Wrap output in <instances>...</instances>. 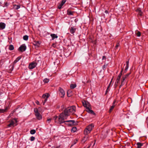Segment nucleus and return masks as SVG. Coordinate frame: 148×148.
I'll return each mask as SVG.
<instances>
[{"instance_id": "c756f323", "label": "nucleus", "mask_w": 148, "mask_h": 148, "mask_svg": "<svg viewBox=\"0 0 148 148\" xmlns=\"http://www.w3.org/2000/svg\"><path fill=\"white\" fill-rule=\"evenodd\" d=\"M43 82L45 83H47L49 81V79L47 78H45L43 80Z\"/></svg>"}, {"instance_id": "a19ab883", "label": "nucleus", "mask_w": 148, "mask_h": 148, "mask_svg": "<svg viewBox=\"0 0 148 148\" xmlns=\"http://www.w3.org/2000/svg\"><path fill=\"white\" fill-rule=\"evenodd\" d=\"M35 138L34 136H32L30 138V140L31 141H33L35 140Z\"/></svg>"}, {"instance_id": "338daca9", "label": "nucleus", "mask_w": 148, "mask_h": 148, "mask_svg": "<svg viewBox=\"0 0 148 148\" xmlns=\"http://www.w3.org/2000/svg\"><path fill=\"white\" fill-rule=\"evenodd\" d=\"M103 66H105V65H104Z\"/></svg>"}, {"instance_id": "58836bf2", "label": "nucleus", "mask_w": 148, "mask_h": 148, "mask_svg": "<svg viewBox=\"0 0 148 148\" xmlns=\"http://www.w3.org/2000/svg\"><path fill=\"white\" fill-rule=\"evenodd\" d=\"M47 94H49L46 93L45 94H43L42 96V97L43 98H45L46 97H47Z\"/></svg>"}, {"instance_id": "c85d7f7f", "label": "nucleus", "mask_w": 148, "mask_h": 148, "mask_svg": "<svg viewBox=\"0 0 148 148\" xmlns=\"http://www.w3.org/2000/svg\"><path fill=\"white\" fill-rule=\"evenodd\" d=\"M14 7L15 8L16 10H18L19 9L20 7V5H14Z\"/></svg>"}, {"instance_id": "473e14b6", "label": "nucleus", "mask_w": 148, "mask_h": 148, "mask_svg": "<svg viewBox=\"0 0 148 148\" xmlns=\"http://www.w3.org/2000/svg\"><path fill=\"white\" fill-rule=\"evenodd\" d=\"M49 96L50 95L49 94H47V98L45 99L44 100V101L43 103V104H44V103L47 101V99L49 97Z\"/></svg>"}, {"instance_id": "f257e3e1", "label": "nucleus", "mask_w": 148, "mask_h": 148, "mask_svg": "<svg viewBox=\"0 0 148 148\" xmlns=\"http://www.w3.org/2000/svg\"><path fill=\"white\" fill-rule=\"evenodd\" d=\"M67 117L68 116L66 115L64 112H62L60 115L58 117L56 116L54 117L53 119L56 122H57L59 124H61L63 123H65L66 121H64V120L66 119Z\"/></svg>"}, {"instance_id": "9b49d317", "label": "nucleus", "mask_w": 148, "mask_h": 148, "mask_svg": "<svg viewBox=\"0 0 148 148\" xmlns=\"http://www.w3.org/2000/svg\"><path fill=\"white\" fill-rule=\"evenodd\" d=\"M21 59V57H18L14 61L13 63V66L12 67V69L11 71H12L14 67V65L17 62Z\"/></svg>"}, {"instance_id": "bf43d9fd", "label": "nucleus", "mask_w": 148, "mask_h": 148, "mask_svg": "<svg viewBox=\"0 0 148 148\" xmlns=\"http://www.w3.org/2000/svg\"><path fill=\"white\" fill-rule=\"evenodd\" d=\"M105 12L106 14H108V11L107 10H106L105 11Z\"/></svg>"}, {"instance_id": "f704fd0d", "label": "nucleus", "mask_w": 148, "mask_h": 148, "mask_svg": "<svg viewBox=\"0 0 148 148\" xmlns=\"http://www.w3.org/2000/svg\"><path fill=\"white\" fill-rule=\"evenodd\" d=\"M23 39L25 40H27L28 38V36L27 35H25L23 37Z\"/></svg>"}, {"instance_id": "864d4df0", "label": "nucleus", "mask_w": 148, "mask_h": 148, "mask_svg": "<svg viewBox=\"0 0 148 148\" xmlns=\"http://www.w3.org/2000/svg\"><path fill=\"white\" fill-rule=\"evenodd\" d=\"M64 108V105H63L62 106H61V109H62V110Z\"/></svg>"}, {"instance_id": "5fc2aeb1", "label": "nucleus", "mask_w": 148, "mask_h": 148, "mask_svg": "<svg viewBox=\"0 0 148 148\" xmlns=\"http://www.w3.org/2000/svg\"><path fill=\"white\" fill-rule=\"evenodd\" d=\"M56 45L54 43H53L52 45V46L53 47H56Z\"/></svg>"}, {"instance_id": "dca6fc26", "label": "nucleus", "mask_w": 148, "mask_h": 148, "mask_svg": "<svg viewBox=\"0 0 148 148\" xmlns=\"http://www.w3.org/2000/svg\"><path fill=\"white\" fill-rule=\"evenodd\" d=\"M76 29L73 27H71L70 28V32L71 34H73L76 30Z\"/></svg>"}, {"instance_id": "412c9836", "label": "nucleus", "mask_w": 148, "mask_h": 148, "mask_svg": "<svg viewBox=\"0 0 148 148\" xmlns=\"http://www.w3.org/2000/svg\"><path fill=\"white\" fill-rule=\"evenodd\" d=\"M90 106V104L89 102H88V101L86 103V104H85L84 105V107H86V108L87 109H89V107Z\"/></svg>"}, {"instance_id": "4c0bfd02", "label": "nucleus", "mask_w": 148, "mask_h": 148, "mask_svg": "<svg viewBox=\"0 0 148 148\" xmlns=\"http://www.w3.org/2000/svg\"><path fill=\"white\" fill-rule=\"evenodd\" d=\"M65 2H66L65 0H63L62 1L61 3H60L61 4V5H63L64 4V3H65Z\"/></svg>"}, {"instance_id": "4468645a", "label": "nucleus", "mask_w": 148, "mask_h": 148, "mask_svg": "<svg viewBox=\"0 0 148 148\" xmlns=\"http://www.w3.org/2000/svg\"><path fill=\"white\" fill-rule=\"evenodd\" d=\"M69 121L71 123L70 124L72 125H75L77 124L78 122H76L74 120H69Z\"/></svg>"}, {"instance_id": "393cba45", "label": "nucleus", "mask_w": 148, "mask_h": 148, "mask_svg": "<svg viewBox=\"0 0 148 148\" xmlns=\"http://www.w3.org/2000/svg\"><path fill=\"white\" fill-rule=\"evenodd\" d=\"M74 12L71 11L69 10H67V14L69 15H73Z\"/></svg>"}, {"instance_id": "4d7b16f0", "label": "nucleus", "mask_w": 148, "mask_h": 148, "mask_svg": "<svg viewBox=\"0 0 148 148\" xmlns=\"http://www.w3.org/2000/svg\"><path fill=\"white\" fill-rule=\"evenodd\" d=\"M121 75H122V74H121V73H120V74H119V75L118 76V77H121Z\"/></svg>"}, {"instance_id": "423d86ee", "label": "nucleus", "mask_w": 148, "mask_h": 148, "mask_svg": "<svg viewBox=\"0 0 148 148\" xmlns=\"http://www.w3.org/2000/svg\"><path fill=\"white\" fill-rule=\"evenodd\" d=\"M130 73H128L125 75H123L122 78H121V84H124L125 83L124 81L125 79L127 77H128L130 75Z\"/></svg>"}, {"instance_id": "f3484780", "label": "nucleus", "mask_w": 148, "mask_h": 148, "mask_svg": "<svg viewBox=\"0 0 148 148\" xmlns=\"http://www.w3.org/2000/svg\"><path fill=\"white\" fill-rule=\"evenodd\" d=\"M5 25L3 23L1 22L0 23V28L3 29L5 27Z\"/></svg>"}, {"instance_id": "37998d69", "label": "nucleus", "mask_w": 148, "mask_h": 148, "mask_svg": "<svg viewBox=\"0 0 148 148\" xmlns=\"http://www.w3.org/2000/svg\"><path fill=\"white\" fill-rule=\"evenodd\" d=\"M121 77H118V76L117 77V78L116 79V81H119L120 82V79H121Z\"/></svg>"}, {"instance_id": "603ef678", "label": "nucleus", "mask_w": 148, "mask_h": 148, "mask_svg": "<svg viewBox=\"0 0 148 148\" xmlns=\"http://www.w3.org/2000/svg\"><path fill=\"white\" fill-rule=\"evenodd\" d=\"M36 103L37 104V105H39V102L38 101H36Z\"/></svg>"}, {"instance_id": "b1692460", "label": "nucleus", "mask_w": 148, "mask_h": 148, "mask_svg": "<svg viewBox=\"0 0 148 148\" xmlns=\"http://www.w3.org/2000/svg\"><path fill=\"white\" fill-rule=\"evenodd\" d=\"M8 49L9 50L11 51L14 49V47L13 45H11L9 46Z\"/></svg>"}, {"instance_id": "7ed1b4c3", "label": "nucleus", "mask_w": 148, "mask_h": 148, "mask_svg": "<svg viewBox=\"0 0 148 148\" xmlns=\"http://www.w3.org/2000/svg\"><path fill=\"white\" fill-rule=\"evenodd\" d=\"M93 124H91L87 126L84 130V134H88L91 131L94 127Z\"/></svg>"}, {"instance_id": "f03ea898", "label": "nucleus", "mask_w": 148, "mask_h": 148, "mask_svg": "<svg viewBox=\"0 0 148 148\" xmlns=\"http://www.w3.org/2000/svg\"><path fill=\"white\" fill-rule=\"evenodd\" d=\"M76 107L75 106H72L65 109L64 112L67 116L69 115L71 113H73L75 112Z\"/></svg>"}, {"instance_id": "69168bd1", "label": "nucleus", "mask_w": 148, "mask_h": 148, "mask_svg": "<svg viewBox=\"0 0 148 148\" xmlns=\"http://www.w3.org/2000/svg\"><path fill=\"white\" fill-rule=\"evenodd\" d=\"M83 82V83H84V84H85V82Z\"/></svg>"}, {"instance_id": "7c9ffc66", "label": "nucleus", "mask_w": 148, "mask_h": 148, "mask_svg": "<svg viewBox=\"0 0 148 148\" xmlns=\"http://www.w3.org/2000/svg\"><path fill=\"white\" fill-rule=\"evenodd\" d=\"M119 82H120L119 81H116H116L115 82L114 86L115 88H116L117 87V86H118V85L119 83Z\"/></svg>"}, {"instance_id": "72a5a7b5", "label": "nucleus", "mask_w": 148, "mask_h": 148, "mask_svg": "<svg viewBox=\"0 0 148 148\" xmlns=\"http://www.w3.org/2000/svg\"><path fill=\"white\" fill-rule=\"evenodd\" d=\"M9 5L7 2H5L4 3V5L3 6V7H7Z\"/></svg>"}, {"instance_id": "4be33fe9", "label": "nucleus", "mask_w": 148, "mask_h": 148, "mask_svg": "<svg viewBox=\"0 0 148 148\" xmlns=\"http://www.w3.org/2000/svg\"><path fill=\"white\" fill-rule=\"evenodd\" d=\"M8 110V108L6 107L5 109H0V113H4L6 112Z\"/></svg>"}, {"instance_id": "2eb2a0df", "label": "nucleus", "mask_w": 148, "mask_h": 148, "mask_svg": "<svg viewBox=\"0 0 148 148\" xmlns=\"http://www.w3.org/2000/svg\"><path fill=\"white\" fill-rule=\"evenodd\" d=\"M35 116L36 118L38 120H40L42 118V116L39 113H37L36 114H35Z\"/></svg>"}, {"instance_id": "6e6d98bb", "label": "nucleus", "mask_w": 148, "mask_h": 148, "mask_svg": "<svg viewBox=\"0 0 148 148\" xmlns=\"http://www.w3.org/2000/svg\"><path fill=\"white\" fill-rule=\"evenodd\" d=\"M123 68H122V70L120 73H121V74H122V72H123Z\"/></svg>"}, {"instance_id": "49530a36", "label": "nucleus", "mask_w": 148, "mask_h": 148, "mask_svg": "<svg viewBox=\"0 0 148 148\" xmlns=\"http://www.w3.org/2000/svg\"><path fill=\"white\" fill-rule=\"evenodd\" d=\"M51 119H49L47 120V121L48 122V123H49L51 122Z\"/></svg>"}, {"instance_id": "6ab92c4d", "label": "nucleus", "mask_w": 148, "mask_h": 148, "mask_svg": "<svg viewBox=\"0 0 148 148\" xmlns=\"http://www.w3.org/2000/svg\"><path fill=\"white\" fill-rule=\"evenodd\" d=\"M143 145V143L138 142L136 143L137 145V148H141V146Z\"/></svg>"}, {"instance_id": "6e6552de", "label": "nucleus", "mask_w": 148, "mask_h": 148, "mask_svg": "<svg viewBox=\"0 0 148 148\" xmlns=\"http://www.w3.org/2000/svg\"><path fill=\"white\" fill-rule=\"evenodd\" d=\"M59 90L60 92L59 95L61 97H63L65 95V92L64 90L61 88H59Z\"/></svg>"}, {"instance_id": "39448f33", "label": "nucleus", "mask_w": 148, "mask_h": 148, "mask_svg": "<svg viewBox=\"0 0 148 148\" xmlns=\"http://www.w3.org/2000/svg\"><path fill=\"white\" fill-rule=\"evenodd\" d=\"M17 122L16 119L14 118L12 119L10 123L8 125V126L9 127H10L12 126H14V125Z\"/></svg>"}, {"instance_id": "8fccbe9b", "label": "nucleus", "mask_w": 148, "mask_h": 148, "mask_svg": "<svg viewBox=\"0 0 148 148\" xmlns=\"http://www.w3.org/2000/svg\"><path fill=\"white\" fill-rule=\"evenodd\" d=\"M106 58L105 56H104L103 57L102 60L105 59L106 60Z\"/></svg>"}, {"instance_id": "a878e982", "label": "nucleus", "mask_w": 148, "mask_h": 148, "mask_svg": "<svg viewBox=\"0 0 148 148\" xmlns=\"http://www.w3.org/2000/svg\"><path fill=\"white\" fill-rule=\"evenodd\" d=\"M77 130V128L75 127H73L71 130V132H75Z\"/></svg>"}, {"instance_id": "aec40b11", "label": "nucleus", "mask_w": 148, "mask_h": 148, "mask_svg": "<svg viewBox=\"0 0 148 148\" xmlns=\"http://www.w3.org/2000/svg\"><path fill=\"white\" fill-rule=\"evenodd\" d=\"M51 36L53 40H54L55 38H57L58 37V36L55 34H51Z\"/></svg>"}, {"instance_id": "a211bd4d", "label": "nucleus", "mask_w": 148, "mask_h": 148, "mask_svg": "<svg viewBox=\"0 0 148 148\" xmlns=\"http://www.w3.org/2000/svg\"><path fill=\"white\" fill-rule=\"evenodd\" d=\"M87 112L90 114H92L94 115H95V113L94 111L90 109L89 108L88 109H87Z\"/></svg>"}, {"instance_id": "f8f14e48", "label": "nucleus", "mask_w": 148, "mask_h": 148, "mask_svg": "<svg viewBox=\"0 0 148 148\" xmlns=\"http://www.w3.org/2000/svg\"><path fill=\"white\" fill-rule=\"evenodd\" d=\"M136 11L138 12V16H141L143 15V13L141 11V9L140 8H138L136 10Z\"/></svg>"}, {"instance_id": "ea45409f", "label": "nucleus", "mask_w": 148, "mask_h": 148, "mask_svg": "<svg viewBox=\"0 0 148 148\" xmlns=\"http://www.w3.org/2000/svg\"><path fill=\"white\" fill-rule=\"evenodd\" d=\"M119 45H120L119 43V42L117 43L116 44V45L115 47V49H117V48L119 47Z\"/></svg>"}, {"instance_id": "cd10ccee", "label": "nucleus", "mask_w": 148, "mask_h": 148, "mask_svg": "<svg viewBox=\"0 0 148 148\" xmlns=\"http://www.w3.org/2000/svg\"><path fill=\"white\" fill-rule=\"evenodd\" d=\"M135 34L137 35V36L138 37L140 36L141 35V33L140 32L138 31H136Z\"/></svg>"}, {"instance_id": "ddd939ff", "label": "nucleus", "mask_w": 148, "mask_h": 148, "mask_svg": "<svg viewBox=\"0 0 148 148\" xmlns=\"http://www.w3.org/2000/svg\"><path fill=\"white\" fill-rule=\"evenodd\" d=\"M85 136L82 139V141L84 143L85 141L87 140L88 136V134H84Z\"/></svg>"}, {"instance_id": "e433bc0d", "label": "nucleus", "mask_w": 148, "mask_h": 148, "mask_svg": "<svg viewBox=\"0 0 148 148\" xmlns=\"http://www.w3.org/2000/svg\"><path fill=\"white\" fill-rule=\"evenodd\" d=\"M34 112L35 113V114H36L37 113H39L38 110L37 108H35L34 109Z\"/></svg>"}, {"instance_id": "bb28decb", "label": "nucleus", "mask_w": 148, "mask_h": 148, "mask_svg": "<svg viewBox=\"0 0 148 148\" xmlns=\"http://www.w3.org/2000/svg\"><path fill=\"white\" fill-rule=\"evenodd\" d=\"M76 86V85L75 84H72L70 85V87L71 89H73Z\"/></svg>"}, {"instance_id": "09e8293b", "label": "nucleus", "mask_w": 148, "mask_h": 148, "mask_svg": "<svg viewBox=\"0 0 148 148\" xmlns=\"http://www.w3.org/2000/svg\"><path fill=\"white\" fill-rule=\"evenodd\" d=\"M113 78L111 79V81H110V83L109 84V85H110H110H111V83H112V81L113 80Z\"/></svg>"}, {"instance_id": "a18cd8bd", "label": "nucleus", "mask_w": 148, "mask_h": 148, "mask_svg": "<svg viewBox=\"0 0 148 148\" xmlns=\"http://www.w3.org/2000/svg\"><path fill=\"white\" fill-rule=\"evenodd\" d=\"M87 101H82V104L83 105V106H84V105H85V104H86V103Z\"/></svg>"}, {"instance_id": "9d476101", "label": "nucleus", "mask_w": 148, "mask_h": 148, "mask_svg": "<svg viewBox=\"0 0 148 148\" xmlns=\"http://www.w3.org/2000/svg\"><path fill=\"white\" fill-rule=\"evenodd\" d=\"M116 100H114L113 101V102L112 103V105L110 107V108L109 110V112L110 113L111 112L112 110H113L114 108V106H115V103H116Z\"/></svg>"}, {"instance_id": "c9c22d12", "label": "nucleus", "mask_w": 148, "mask_h": 148, "mask_svg": "<svg viewBox=\"0 0 148 148\" xmlns=\"http://www.w3.org/2000/svg\"><path fill=\"white\" fill-rule=\"evenodd\" d=\"M36 131L34 130H32L30 131V133L31 134H33L36 133Z\"/></svg>"}, {"instance_id": "1a4fd4ad", "label": "nucleus", "mask_w": 148, "mask_h": 148, "mask_svg": "<svg viewBox=\"0 0 148 148\" xmlns=\"http://www.w3.org/2000/svg\"><path fill=\"white\" fill-rule=\"evenodd\" d=\"M37 65V64L36 63L33 62L30 64L29 66V68L30 69H32L34 68Z\"/></svg>"}, {"instance_id": "5701e85b", "label": "nucleus", "mask_w": 148, "mask_h": 148, "mask_svg": "<svg viewBox=\"0 0 148 148\" xmlns=\"http://www.w3.org/2000/svg\"><path fill=\"white\" fill-rule=\"evenodd\" d=\"M40 42L38 41H34V43H33V44L34 45L37 46H39V45H40Z\"/></svg>"}, {"instance_id": "e2e57ef3", "label": "nucleus", "mask_w": 148, "mask_h": 148, "mask_svg": "<svg viewBox=\"0 0 148 148\" xmlns=\"http://www.w3.org/2000/svg\"><path fill=\"white\" fill-rule=\"evenodd\" d=\"M127 70H125H125H124V72L125 73L127 72Z\"/></svg>"}, {"instance_id": "13d9d810", "label": "nucleus", "mask_w": 148, "mask_h": 148, "mask_svg": "<svg viewBox=\"0 0 148 148\" xmlns=\"http://www.w3.org/2000/svg\"><path fill=\"white\" fill-rule=\"evenodd\" d=\"M126 65H128H128H129V61H127L126 62Z\"/></svg>"}, {"instance_id": "3c124183", "label": "nucleus", "mask_w": 148, "mask_h": 148, "mask_svg": "<svg viewBox=\"0 0 148 148\" xmlns=\"http://www.w3.org/2000/svg\"><path fill=\"white\" fill-rule=\"evenodd\" d=\"M110 87V85H108V86L107 89L106 90L109 91V88Z\"/></svg>"}, {"instance_id": "0e129e2a", "label": "nucleus", "mask_w": 148, "mask_h": 148, "mask_svg": "<svg viewBox=\"0 0 148 148\" xmlns=\"http://www.w3.org/2000/svg\"><path fill=\"white\" fill-rule=\"evenodd\" d=\"M60 147V146L57 147L56 148H59Z\"/></svg>"}, {"instance_id": "0eeeda50", "label": "nucleus", "mask_w": 148, "mask_h": 148, "mask_svg": "<svg viewBox=\"0 0 148 148\" xmlns=\"http://www.w3.org/2000/svg\"><path fill=\"white\" fill-rule=\"evenodd\" d=\"M26 49V47L25 44H23L21 45L18 49L19 51L23 52L25 51Z\"/></svg>"}, {"instance_id": "20e7f679", "label": "nucleus", "mask_w": 148, "mask_h": 148, "mask_svg": "<svg viewBox=\"0 0 148 148\" xmlns=\"http://www.w3.org/2000/svg\"><path fill=\"white\" fill-rule=\"evenodd\" d=\"M93 124H91L87 126L84 130V134H88L91 131L94 127Z\"/></svg>"}, {"instance_id": "680f3d73", "label": "nucleus", "mask_w": 148, "mask_h": 148, "mask_svg": "<svg viewBox=\"0 0 148 148\" xmlns=\"http://www.w3.org/2000/svg\"><path fill=\"white\" fill-rule=\"evenodd\" d=\"M109 91H108V90H106V92L105 94H107V92H108Z\"/></svg>"}, {"instance_id": "c03bdc74", "label": "nucleus", "mask_w": 148, "mask_h": 148, "mask_svg": "<svg viewBox=\"0 0 148 148\" xmlns=\"http://www.w3.org/2000/svg\"><path fill=\"white\" fill-rule=\"evenodd\" d=\"M63 5H61V4H60L58 6V8L59 9H60L62 7Z\"/></svg>"}, {"instance_id": "79ce46f5", "label": "nucleus", "mask_w": 148, "mask_h": 148, "mask_svg": "<svg viewBox=\"0 0 148 148\" xmlns=\"http://www.w3.org/2000/svg\"><path fill=\"white\" fill-rule=\"evenodd\" d=\"M77 140H75L74 141V142L73 143V145H72V146L73 145L75 144L77 142Z\"/></svg>"}, {"instance_id": "2f4dec72", "label": "nucleus", "mask_w": 148, "mask_h": 148, "mask_svg": "<svg viewBox=\"0 0 148 148\" xmlns=\"http://www.w3.org/2000/svg\"><path fill=\"white\" fill-rule=\"evenodd\" d=\"M68 121H66L65 123H64L65 124L68 125H72L70 124V123H71L70 122Z\"/></svg>"}, {"instance_id": "de8ad7c7", "label": "nucleus", "mask_w": 148, "mask_h": 148, "mask_svg": "<svg viewBox=\"0 0 148 148\" xmlns=\"http://www.w3.org/2000/svg\"><path fill=\"white\" fill-rule=\"evenodd\" d=\"M128 65H126V66L125 67V69L126 70H127L128 69Z\"/></svg>"}, {"instance_id": "052dcab7", "label": "nucleus", "mask_w": 148, "mask_h": 148, "mask_svg": "<svg viewBox=\"0 0 148 148\" xmlns=\"http://www.w3.org/2000/svg\"><path fill=\"white\" fill-rule=\"evenodd\" d=\"M123 84H121V85H120L119 87L120 88L121 86H122V85H123Z\"/></svg>"}]
</instances>
